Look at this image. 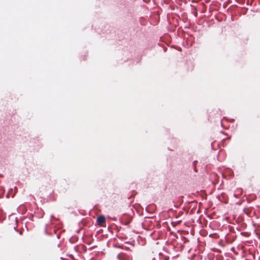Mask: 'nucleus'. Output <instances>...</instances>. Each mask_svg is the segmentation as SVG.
I'll use <instances>...</instances> for the list:
<instances>
[{
  "label": "nucleus",
  "mask_w": 260,
  "mask_h": 260,
  "mask_svg": "<svg viewBox=\"0 0 260 260\" xmlns=\"http://www.w3.org/2000/svg\"><path fill=\"white\" fill-rule=\"evenodd\" d=\"M117 257L119 260H131L129 256L122 253L119 254Z\"/></svg>",
  "instance_id": "obj_1"
},
{
  "label": "nucleus",
  "mask_w": 260,
  "mask_h": 260,
  "mask_svg": "<svg viewBox=\"0 0 260 260\" xmlns=\"http://www.w3.org/2000/svg\"><path fill=\"white\" fill-rule=\"evenodd\" d=\"M106 219L104 216H100L97 218V222L100 225H102L105 222Z\"/></svg>",
  "instance_id": "obj_2"
}]
</instances>
